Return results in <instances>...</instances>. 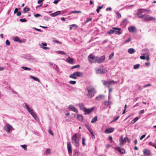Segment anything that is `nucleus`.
<instances>
[{"label": "nucleus", "instance_id": "obj_1", "mask_svg": "<svg viewBox=\"0 0 156 156\" xmlns=\"http://www.w3.org/2000/svg\"><path fill=\"white\" fill-rule=\"evenodd\" d=\"M86 90L88 93L87 95L88 98H91L96 93L95 89L92 86H89L87 87Z\"/></svg>", "mask_w": 156, "mask_h": 156}, {"label": "nucleus", "instance_id": "obj_2", "mask_svg": "<svg viewBox=\"0 0 156 156\" xmlns=\"http://www.w3.org/2000/svg\"><path fill=\"white\" fill-rule=\"evenodd\" d=\"M78 134L76 133L75 134L72 138V143L76 147L78 146L79 145L80 139L77 137Z\"/></svg>", "mask_w": 156, "mask_h": 156}, {"label": "nucleus", "instance_id": "obj_3", "mask_svg": "<svg viewBox=\"0 0 156 156\" xmlns=\"http://www.w3.org/2000/svg\"><path fill=\"white\" fill-rule=\"evenodd\" d=\"M120 30V28L113 27L112 28V29L108 31V33L109 34H112L114 33L116 34H119L121 33Z\"/></svg>", "mask_w": 156, "mask_h": 156}, {"label": "nucleus", "instance_id": "obj_4", "mask_svg": "<svg viewBox=\"0 0 156 156\" xmlns=\"http://www.w3.org/2000/svg\"><path fill=\"white\" fill-rule=\"evenodd\" d=\"M83 76V73L80 72H76L73 74L69 76V77L72 78L76 79L77 76Z\"/></svg>", "mask_w": 156, "mask_h": 156}, {"label": "nucleus", "instance_id": "obj_5", "mask_svg": "<svg viewBox=\"0 0 156 156\" xmlns=\"http://www.w3.org/2000/svg\"><path fill=\"white\" fill-rule=\"evenodd\" d=\"M95 71L97 74H100L104 73L107 72L106 70L104 69L103 66H100L98 69H96Z\"/></svg>", "mask_w": 156, "mask_h": 156}, {"label": "nucleus", "instance_id": "obj_6", "mask_svg": "<svg viewBox=\"0 0 156 156\" xmlns=\"http://www.w3.org/2000/svg\"><path fill=\"white\" fill-rule=\"evenodd\" d=\"M88 58L90 63H96V56H94L93 55L91 54L89 55Z\"/></svg>", "mask_w": 156, "mask_h": 156}, {"label": "nucleus", "instance_id": "obj_7", "mask_svg": "<svg viewBox=\"0 0 156 156\" xmlns=\"http://www.w3.org/2000/svg\"><path fill=\"white\" fill-rule=\"evenodd\" d=\"M105 59V55H103L101 57L99 58L96 56V63H101L103 62Z\"/></svg>", "mask_w": 156, "mask_h": 156}, {"label": "nucleus", "instance_id": "obj_8", "mask_svg": "<svg viewBox=\"0 0 156 156\" xmlns=\"http://www.w3.org/2000/svg\"><path fill=\"white\" fill-rule=\"evenodd\" d=\"M144 154L145 156H149L151 154V151L148 149H144L143 150Z\"/></svg>", "mask_w": 156, "mask_h": 156}, {"label": "nucleus", "instance_id": "obj_9", "mask_svg": "<svg viewBox=\"0 0 156 156\" xmlns=\"http://www.w3.org/2000/svg\"><path fill=\"white\" fill-rule=\"evenodd\" d=\"M114 149L115 150L118 151L119 152L122 154L125 153L126 152L125 150L124 149L120 148L119 147H115Z\"/></svg>", "mask_w": 156, "mask_h": 156}, {"label": "nucleus", "instance_id": "obj_10", "mask_svg": "<svg viewBox=\"0 0 156 156\" xmlns=\"http://www.w3.org/2000/svg\"><path fill=\"white\" fill-rule=\"evenodd\" d=\"M155 19L154 17L151 16L149 15L144 16V20L145 21L154 20Z\"/></svg>", "mask_w": 156, "mask_h": 156}, {"label": "nucleus", "instance_id": "obj_11", "mask_svg": "<svg viewBox=\"0 0 156 156\" xmlns=\"http://www.w3.org/2000/svg\"><path fill=\"white\" fill-rule=\"evenodd\" d=\"M67 146L68 153L69 154H71L72 152V147L70 142H67Z\"/></svg>", "mask_w": 156, "mask_h": 156}, {"label": "nucleus", "instance_id": "obj_12", "mask_svg": "<svg viewBox=\"0 0 156 156\" xmlns=\"http://www.w3.org/2000/svg\"><path fill=\"white\" fill-rule=\"evenodd\" d=\"M94 108H91L90 109H87L86 108L85 109L83 110L85 112L84 114L85 115L86 114H89L91 112L93 111L94 110Z\"/></svg>", "mask_w": 156, "mask_h": 156}, {"label": "nucleus", "instance_id": "obj_13", "mask_svg": "<svg viewBox=\"0 0 156 156\" xmlns=\"http://www.w3.org/2000/svg\"><path fill=\"white\" fill-rule=\"evenodd\" d=\"M12 127L9 124L6 125L4 127V129L8 133H9Z\"/></svg>", "mask_w": 156, "mask_h": 156}, {"label": "nucleus", "instance_id": "obj_14", "mask_svg": "<svg viewBox=\"0 0 156 156\" xmlns=\"http://www.w3.org/2000/svg\"><path fill=\"white\" fill-rule=\"evenodd\" d=\"M126 137L124 138V139H123V137L122 136H121L119 139V144L120 146H122L123 145L124 143L126 142Z\"/></svg>", "mask_w": 156, "mask_h": 156}, {"label": "nucleus", "instance_id": "obj_15", "mask_svg": "<svg viewBox=\"0 0 156 156\" xmlns=\"http://www.w3.org/2000/svg\"><path fill=\"white\" fill-rule=\"evenodd\" d=\"M69 109L71 111H72L75 112L77 113L78 112V110L75 107H74L72 105H70L69 106Z\"/></svg>", "mask_w": 156, "mask_h": 156}, {"label": "nucleus", "instance_id": "obj_16", "mask_svg": "<svg viewBox=\"0 0 156 156\" xmlns=\"http://www.w3.org/2000/svg\"><path fill=\"white\" fill-rule=\"evenodd\" d=\"M25 106L30 114L31 115H33L34 113L33 110L28 106V105L27 104H25Z\"/></svg>", "mask_w": 156, "mask_h": 156}, {"label": "nucleus", "instance_id": "obj_17", "mask_svg": "<svg viewBox=\"0 0 156 156\" xmlns=\"http://www.w3.org/2000/svg\"><path fill=\"white\" fill-rule=\"evenodd\" d=\"M114 130V129L113 128H110L106 129L105 131V133H111L113 132Z\"/></svg>", "mask_w": 156, "mask_h": 156}, {"label": "nucleus", "instance_id": "obj_18", "mask_svg": "<svg viewBox=\"0 0 156 156\" xmlns=\"http://www.w3.org/2000/svg\"><path fill=\"white\" fill-rule=\"evenodd\" d=\"M128 30L130 32H133L136 31V29L134 26H131L128 27Z\"/></svg>", "mask_w": 156, "mask_h": 156}, {"label": "nucleus", "instance_id": "obj_19", "mask_svg": "<svg viewBox=\"0 0 156 156\" xmlns=\"http://www.w3.org/2000/svg\"><path fill=\"white\" fill-rule=\"evenodd\" d=\"M66 62L68 63L73 64L74 59L73 58H71L70 57H69L66 59Z\"/></svg>", "mask_w": 156, "mask_h": 156}, {"label": "nucleus", "instance_id": "obj_20", "mask_svg": "<svg viewBox=\"0 0 156 156\" xmlns=\"http://www.w3.org/2000/svg\"><path fill=\"white\" fill-rule=\"evenodd\" d=\"M140 116H137L135 118L132 120H131L130 122L131 124H133L135 123L140 118Z\"/></svg>", "mask_w": 156, "mask_h": 156}, {"label": "nucleus", "instance_id": "obj_21", "mask_svg": "<svg viewBox=\"0 0 156 156\" xmlns=\"http://www.w3.org/2000/svg\"><path fill=\"white\" fill-rule=\"evenodd\" d=\"M76 115H77V118L80 121H82L83 120V116L80 115H79L78 114H75V116Z\"/></svg>", "mask_w": 156, "mask_h": 156}, {"label": "nucleus", "instance_id": "obj_22", "mask_svg": "<svg viewBox=\"0 0 156 156\" xmlns=\"http://www.w3.org/2000/svg\"><path fill=\"white\" fill-rule=\"evenodd\" d=\"M60 14V11H57L55 12L54 13H52L51 14V16H52L54 17V16H57L58 15Z\"/></svg>", "mask_w": 156, "mask_h": 156}, {"label": "nucleus", "instance_id": "obj_23", "mask_svg": "<svg viewBox=\"0 0 156 156\" xmlns=\"http://www.w3.org/2000/svg\"><path fill=\"white\" fill-rule=\"evenodd\" d=\"M102 82L103 83V84L104 86L106 87H109V85H108L109 84V81H106L105 80H102Z\"/></svg>", "mask_w": 156, "mask_h": 156}, {"label": "nucleus", "instance_id": "obj_24", "mask_svg": "<svg viewBox=\"0 0 156 156\" xmlns=\"http://www.w3.org/2000/svg\"><path fill=\"white\" fill-rule=\"evenodd\" d=\"M128 52L130 54H133L135 52V51L134 49L130 48L128 49Z\"/></svg>", "mask_w": 156, "mask_h": 156}, {"label": "nucleus", "instance_id": "obj_25", "mask_svg": "<svg viewBox=\"0 0 156 156\" xmlns=\"http://www.w3.org/2000/svg\"><path fill=\"white\" fill-rule=\"evenodd\" d=\"M78 105L80 108L83 111L86 108L84 107L83 105L82 104L80 103L78 104Z\"/></svg>", "mask_w": 156, "mask_h": 156}, {"label": "nucleus", "instance_id": "obj_26", "mask_svg": "<svg viewBox=\"0 0 156 156\" xmlns=\"http://www.w3.org/2000/svg\"><path fill=\"white\" fill-rule=\"evenodd\" d=\"M104 97V96L103 95H100L98 96H97L96 98V100H99L102 98H103Z\"/></svg>", "mask_w": 156, "mask_h": 156}, {"label": "nucleus", "instance_id": "obj_27", "mask_svg": "<svg viewBox=\"0 0 156 156\" xmlns=\"http://www.w3.org/2000/svg\"><path fill=\"white\" fill-rule=\"evenodd\" d=\"M13 40L15 41L22 42L21 41L19 38L18 37H16L13 38Z\"/></svg>", "mask_w": 156, "mask_h": 156}, {"label": "nucleus", "instance_id": "obj_28", "mask_svg": "<svg viewBox=\"0 0 156 156\" xmlns=\"http://www.w3.org/2000/svg\"><path fill=\"white\" fill-rule=\"evenodd\" d=\"M98 119V117L97 116H95L94 117L93 119L91 121V122L92 123H95Z\"/></svg>", "mask_w": 156, "mask_h": 156}, {"label": "nucleus", "instance_id": "obj_29", "mask_svg": "<svg viewBox=\"0 0 156 156\" xmlns=\"http://www.w3.org/2000/svg\"><path fill=\"white\" fill-rule=\"evenodd\" d=\"M89 131L90 132V134L91 135L92 138L93 139H95V136H94V133H93L92 130H89Z\"/></svg>", "mask_w": 156, "mask_h": 156}, {"label": "nucleus", "instance_id": "obj_30", "mask_svg": "<svg viewBox=\"0 0 156 156\" xmlns=\"http://www.w3.org/2000/svg\"><path fill=\"white\" fill-rule=\"evenodd\" d=\"M104 104L105 105H108L112 104V102L110 101H104Z\"/></svg>", "mask_w": 156, "mask_h": 156}, {"label": "nucleus", "instance_id": "obj_31", "mask_svg": "<svg viewBox=\"0 0 156 156\" xmlns=\"http://www.w3.org/2000/svg\"><path fill=\"white\" fill-rule=\"evenodd\" d=\"M143 10H145L147 11V10L146 9H140L139 10L138 12H137V15H140L143 12Z\"/></svg>", "mask_w": 156, "mask_h": 156}, {"label": "nucleus", "instance_id": "obj_32", "mask_svg": "<svg viewBox=\"0 0 156 156\" xmlns=\"http://www.w3.org/2000/svg\"><path fill=\"white\" fill-rule=\"evenodd\" d=\"M30 77L32 79H34V80L37 81L39 82H40V80L38 79V78H36V77H35L32 76H30Z\"/></svg>", "mask_w": 156, "mask_h": 156}, {"label": "nucleus", "instance_id": "obj_33", "mask_svg": "<svg viewBox=\"0 0 156 156\" xmlns=\"http://www.w3.org/2000/svg\"><path fill=\"white\" fill-rule=\"evenodd\" d=\"M149 145L153 147L156 149V143L154 144L152 143L151 142H150L149 143Z\"/></svg>", "mask_w": 156, "mask_h": 156}, {"label": "nucleus", "instance_id": "obj_34", "mask_svg": "<svg viewBox=\"0 0 156 156\" xmlns=\"http://www.w3.org/2000/svg\"><path fill=\"white\" fill-rule=\"evenodd\" d=\"M33 117L34 118V119L37 121H38L39 119L37 117L36 114H35V113H34L33 115H32Z\"/></svg>", "mask_w": 156, "mask_h": 156}, {"label": "nucleus", "instance_id": "obj_35", "mask_svg": "<svg viewBox=\"0 0 156 156\" xmlns=\"http://www.w3.org/2000/svg\"><path fill=\"white\" fill-rule=\"evenodd\" d=\"M81 11H72L71 12H70V14H72V13H81Z\"/></svg>", "mask_w": 156, "mask_h": 156}, {"label": "nucleus", "instance_id": "obj_36", "mask_svg": "<svg viewBox=\"0 0 156 156\" xmlns=\"http://www.w3.org/2000/svg\"><path fill=\"white\" fill-rule=\"evenodd\" d=\"M139 64H137L133 66V69H136L139 68L140 66Z\"/></svg>", "mask_w": 156, "mask_h": 156}, {"label": "nucleus", "instance_id": "obj_37", "mask_svg": "<svg viewBox=\"0 0 156 156\" xmlns=\"http://www.w3.org/2000/svg\"><path fill=\"white\" fill-rule=\"evenodd\" d=\"M80 67V66L79 65H76V66H74L72 67L71 68V69H74L76 68H79Z\"/></svg>", "mask_w": 156, "mask_h": 156}, {"label": "nucleus", "instance_id": "obj_38", "mask_svg": "<svg viewBox=\"0 0 156 156\" xmlns=\"http://www.w3.org/2000/svg\"><path fill=\"white\" fill-rule=\"evenodd\" d=\"M102 8V6H98V8L96 9V11L98 13H99L100 12V9H101Z\"/></svg>", "mask_w": 156, "mask_h": 156}, {"label": "nucleus", "instance_id": "obj_39", "mask_svg": "<svg viewBox=\"0 0 156 156\" xmlns=\"http://www.w3.org/2000/svg\"><path fill=\"white\" fill-rule=\"evenodd\" d=\"M116 16H117L116 17L117 18H119L121 17V15L120 13H119L118 12H116Z\"/></svg>", "mask_w": 156, "mask_h": 156}, {"label": "nucleus", "instance_id": "obj_40", "mask_svg": "<svg viewBox=\"0 0 156 156\" xmlns=\"http://www.w3.org/2000/svg\"><path fill=\"white\" fill-rule=\"evenodd\" d=\"M53 41L54 42H55L56 43H57V44H62V43L60 42L59 41H58L57 40H53Z\"/></svg>", "mask_w": 156, "mask_h": 156}, {"label": "nucleus", "instance_id": "obj_41", "mask_svg": "<svg viewBox=\"0 0 156 156\" xmlns=\"http://www.w3.org/2000/svg\"><path fill=\"white\" fill-rule=\"evenodd\" d=\"M114 56V54L113 53H111L109 56V58L111 59Z\"/></svg>", "mask_w": 156, "mask_h": 156}, {"label": "nucleus", "instance_id": "obj_42", "mask_svg": "<svg viewBox=\"0 0 156 156\" xmlns=\"http://www.w3.org/2000/svg\"><path fill=\"white\" fill-rule=\"evenodd\" d=\"M82 144L84 145H85L86 144L85 143V139L84 137H83L82 138Z\"/></svg>", "mask_w": 156, "mask_h": 156}, {"label": "nucleus", "instance_id": "obj_43", "mask_svg": "<svg viewBox=\"0 0 156 156\" xmlns=\"http://www.w3.org/2000/svg\"><path fill=\"white\" fill-rule=\"evenodd\" d=\"M109 84L108 85H109V87L110 85H112V84H115L114 83V81L113 80H112L111 81H109Z\"/></svg>", "mask_w": 156, "mask_h": 156}, {"label": "nucleus", "instance_id": "obj_44", "mask_svg": "<svg viewBox=\"0 0 156 156\" xmlns=\"http://www.w3.org/2000/svg\"><path fill=\"white\" fill-rule=\"evenodd\" d=\"M51 151V150L50 148H47L45 153L46 154H48Z\"/></svg>", "mask_w": 156, "mask_h": 156}, {"label": "nucleus", "instance_id": "obj_45", "mask_svg": "<svg viewBox=\"0 0 156 156\" xmlns=\"http://www.w3.org/2000/svg\"><path fill=\"white\" fill-rule=\"evenodd\" d=\"M119 116H118L116 117H115L114 118V119H113L112 121V122H114L115 121H116V120H117L118 119H119Z\"/></svg>", "mask_w": 156, "mask_h": 156}, {"label": "nucleus", "instance_id": "obj_46", "mask_svg": "<svg viewBox=\"0 0 156 156\" xmlns=\"http://www.w3.org/2000/svg\"><path fill=\"white\" fill-rule=\"evenodd\" d=\"M29 10L28 8L26 7L23 10V12L24 13H26Z\"/></svg>", "mask_w": 156, "mask_h": 156}, {"label": "nucleus", "instance_id": "obj_47", "mask_svg": "<svg viewBox=\"0 0 156 156\" xmlns=\"http://www.w3.org/2000/svg\"><path fill=\"white\" fill-rule=\"evenodd\" d=\"M21 146L23 148H24V149L25 150H26L27 149V146L26 145H22Z\"/></svg>", "mask_w": 156, "mask_h": 156}, {"label": "nucleus", "instance_id": "obj_48", "mask_svg": "<svg viewBox=\"0 0 156 156\" xmlns=\"http://www.w3.org/2000/svg\"><path fill=\"white\" fill-rule=\"evenodd\" d=\"M22 68L25 70H31V69L29 68H28L27 67H25L24 66H23L22 67Z\"/></svg>", "mask_w": 156, "mask_h": 156}, {"label": "nucleus", "instance_id": "obj_49", "mask_svg": "<svg viewBox=\"0 0 156 156\" xmlns=\"http://www.w3.org/2000/svg\"><path fill=\"white\" fill-rule=\"evenodd\" d=\"M151 86V84L150 83H148V84L145 85L143 86L144 88H145L147 87H149Z\"/></svg>", "mask_w": 156, "mask_h": 156}, {"label": "nucleus", "instance_id": "obj_50", "mask_svg": "<svg viewBox=\"0 0 156 156\" xmlns=\"http://www.w3.org/2000/svg\"><path fill=\"white\" fill-rule=\"evenodd\" d=\"M69 83L70 84H75L76 83V81H75L70 80V81H69Z\"/></svg>", "mask_w": 156, "mask_h": 156}, {"label": "nucleus", "instance_id": "obj_51", "mask_svg": "<svg viewBox=\"0 0 156 156\" xmlns=\"http://www.w3.org/2000/svg\"><path fill=\"white\" fill-rule=\"evenodd\" d=\"M59 53L61 54L66 55V53L65 52L62 51H59Z\"/></svg>", "mask_w": 156, "mask_h": 156}, {"label": "nucleus", "instance_id": "obj_52", "mask_svg": "<svg viewBox=\"0 0 156 156\" xmlns=\"http://www.w3.org/2000/svg\"><path fill=\"white\" fill-rule=\"evenodd\" d=\"M20 21L22 22H25L27 21V20L25 19H21L20 20Z\"/></svg>", "mask_w": 156, "mask_h": 156}, {"label": "nucleus", "instance_id": "obj_53", "mask_svg": "<svg viewBox=\"0 0 156 156\" xmlns=\"http://www.w3.org/2000/svg\"><path fill=\"white\" fill-rule=\"evenodd\" d=\"M6 44L7 45H9L10 44V42L8 40H7L6 41Z\"/></svg>", "mask_w": 156, "mask_h": 156}, {"label": "nucleus", "instance_id": "obj_54", "mask_svg": "<svg viewBox=\"0 0 156 156\" xmlns=\"http://www.w3.org/2000/svg\"><path fill=\"white\" fill-rule=\"evenodd\" d=\"M126 106H127V105H125V108H124V111H123V112L122 113V114H124L126 112Z\"/></svg>", "mask_w": 156, "mask_h": 156}, {"label": "nucleus", "instance_id": "obj_55", "mask_svg": "<svg viewBox=\"0 0 156 156\" xmlns=\"http://www.w3.org/2000/svg\"><path fill=\"white\" fill-rule=\"evenodd\" d=\"M138 17L140 18H142L144 19V15H141L140 16L139 15H137Z\"/></svg>", "mask_w": 156, "mask_h": 156}, {"label": "nucleus", "instance_id": "obj_56", "mask_svg": "<svg viewBox=\"0 0 156 156\" xmlns=\"http://www.w3.org/2000/svg\"><path fill=\"white\" fill-rule=\"evenodd\" d=\"M144 112H145V111H144V110H142L139 111V114H143Z\"/></svg>", "mask_w": 156, "mask_h": 156}, {"label": "nucleus", "instance_id": "obj_57", "mask_svg": "<svg viewBox=\"0 0 156 156\" xmlns=\"http://www.w3.org/2000/svg\"><path fill=\"white\" fill-rule=\"evenodd\" d=\"M41 15L39 14H37L34 15V16L36 17H37L41 16Z\"/></svg>", "mask_w": 156, "mask_h": 156}, {"label": "nucleus", "instance_id": "obj_58", "mask_svg": "<svg viewBox=\"0 0 156 156\" xmlns=\"http://www.w3.org/2000/svg\"><path fill=\"white\" fill-rule=\"evenodd\" d=\"M48 132L51 134V135H54V134L53 133V132L51 131V130H50V129H49L48 130Z\"/></svg>", "mask_w": 156, "mask_h": 156}, {"label": "nucleus", "instance_id": "obj_59", "mask_svg": "<svg viewBox=\"0 0 156 156\" xmlns=\"http://www.w3.org/2000/svg\"><path fill=\"white\" fill-rule=\"evenodd\" d=\"M92 20V19L91 18H88L87 19L86 22L87 23V22H89V21H91Z\"/></svg>", "mask_w": 156, "mask_h": 156}, {"label": "nucleus", "instance_id": "obj_60", "mask_svg": "<svg viewBox=\"0 0 156 156\" xmlns=\"http://www.w3.org/2000/svg\"><path fill=\"white\" fill-rule=\"evenodd\" d=\"M145 65L148 66H150V63L149 62H146L145 63Z\"/></svg>", "mask_w": 156, "mask_h": 156}, {"label": "nucleus", "instance_id": "obj_61", "mask_svg": "<svg viewBox=\"0 0 156 156\" xmlns=\"http://www.w3.org/2000/svg\"><path fill=\"white\" fill-rule=\"evenodd\" d=\"M145 136V135H143L142 136H141L140 138V140H142Z\"/></svg>", "mask_w": 156, "mask_h": 156}, {"label": "nucleus", "instance_id": "obj_62", "mask_svg": "<svg viewBox=\"0 0 156 156\" xmlns=\"http://www.w3.org/2000/svg\"><path fill=\"white\" fill-rule=\"evenodd\" d=\"M18 9L17 8H16L15 9L14 11V13L15 14H16L17 12H18Z\"/></svg>", "mask_w": 156, "mask_h": 156}, {"label": "nucleus", "instance_id": "obj_63", "mask_svg": "<svg viewBox=\"0 0 156 156\" xmlns=\"http://www.w3.org/2000/svg\"><path fill=\"white\" fill-rule=\"evenodd\" d=\"M140 59H145V57L144 56L142 55L140 57Z\"/></svg>", "mask_w": 156, "mask_h": 156}, {"label": "nucleus", "instance_id": "obj_64", "mask_svg": "<svg viewBox=\"0 0 156 156\" xmlns=\"http://www.w3.org/2000/svg\"><path fill=\"white\" fill-rule=\"evenodd\" d=\"M21 12L20 11L18 12L17 14V16H19L21 15Z\"/></svg>", "mask_w": 156, "mask_h": 156}]
</instances>
